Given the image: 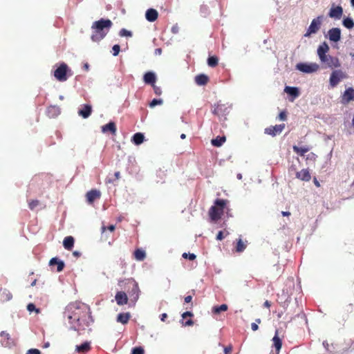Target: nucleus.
I'll list each match as a JSON object with an SVG mask.
<instances>
[{"label": "nucleus", "mask_w": 354, "mask_h": 354, "mask_svg": "<svg viewBox=\"0 0 354 354\" xmlns=\"http://www.w3.org/2000/svg\"><path fill=\"white\" fill-rule=\"evenodd\" d=\"M284 91L292 96L293 98L297 97L299 95V89L297 87L286 86Z\"/></svg>", "instance_id": "obj_31"}, {"label": "nucleus", "mask_w": 354, "mask_h": 354, "mask_svg": "<svg viewBox=\"0 0 354 354\" xmlns=\"http://www.w3.org/2000/svg\"><path fill=\"white\" fill-rule=\"evenodd\" d=\"M183 257L193 261L196 258V256L194 254L185 252L183 254Z\"/></svg>", "instance_id": "obj_47"}, {"label": "nucleus", "mask_w": 354, "mask_h": 354, "mask_svg": "<svg viewBox=\"0 0 354 354\" xmlns=\"http://www.w3.org/2000/svg\"><path fill=\"white\" fill-rule=\"evenodd\" d=\"M140 289L138 287V284L136 282H134L133 284V288L129 292L131 300L133 302H136L139 298L140 295Z\"/></svg>", "instance_id": "obj_17"}, {"label": "nucleus", "mask_w": 354, "mask_h": 354, "mask_svg": "<svg viewBox=\"0 0 354 354\" xmlns=\"http://www.w3.org/2000/svg\"><path fill=\"white\" fill-rule=\"evenodd\" d=\"M192 301V295H187L185 297V302L191 303Z\"/></svg>", "instance_id": "obj_55"}, {"label": "nucleus", "mask_w": 354, "mask_h": 354, "mask_svg": "<svg viewBox=\"0 0 354 354\" xmlns=\"http://www.w3.org/2000/svg\"><path fill=\"white\" fill-rule=\"evenodd\" d=\"M115 225H109V226L107 227V229H108L109 231H111V232H113V231H114V230H115Z\"/></svg>", "instance_id": "obj_60"}, {"label": "nucleus", "mask_w": 354, "mask_h": 354, "mask_svg": "<svg viewBox=\"0 0 354 354\" xmlns=\"http://www.w3.org/2000/svg\"><path fill=\"white\" fill-rule=\"evenodd\" d=\"M223 238H224L223 232L222 231H219L218 234H217V236H216V239L221 241Z\"/></svg>", "instance_id": "obj_54"}, {"label": "nucleus", "mask_w": 354, "mask_h": 354, "mask_svg": "<svg viewBox=\"0 0 354 354\" xmlns=\"http://www.w3.org/2000/svg\"><path fill=\"white\" fill-rule=\"evenodd\" d=\"M163 103V100L162 99H153L150 103L149 106L151 108H153L156 105H161Z\"/></svg>", "instance_id": "obj_43"}, {"label": "nucleus", "mask_w": 354, "mask_h": 354, "mask_svg": "<svg viewBox=\"0 0 354 354\" xmlns=\"http://www.w3.org/2000/svg\"><path fill=\"white\" fill-rule=\"evenodd\" d=\"M92 113V107L89 104H84L82 108L79 110L78 114L83 118H88Z\"/></svg>", "instance_id": "obj_20"}, {"label": "nucleus", "mask_w": 354, "mask_h": 354, "mask_svg": "<svg viewBox=\"0 0 354 354\" xmlns=\"http://www.w3.org/2000/svg\"><path fill=\"white\" fill-rule=\"evenodd\" d=\"M91 349V343L89 342H85L80 345H77L75 347V351L79 353H86Z\"/></svg>", "instance_id": "obj_21"}, {"label": "nucleus", "mask_w": 354, "mask_h": 354, "mask_svg": "<svg viewBox=\"0 0 354 354\" xmlns=\"http://www.w3.org/2000/svg\"><path fill=\"white\" fill-rule=\"evenodd\" d=\"M64 317L67 319L71 324V328L75 330H84V326L82 324V319L85 317L86 313L82 311L79 307L75 304L68 305L64 313Z\"/></svg>", "instance_id": "obj_1"}, {"label": "nucleus", "mask_w": 354, "mask_h": 354, "mask_svg": "<svg viewBox=\"0 0 354 354\" xmlns=\"http://www.w3.org/2000/svg\"><path fill=\"white\" fill-rule=\"evenodd\" d=\"M322 63L326 64V66L330 68H337L340 67L341 64L339 59L336 57H333L329 55L325 57L324 61H321Z\"/></svg>", "instance_id": "obj_10"}, {"label": "nucleus", "mask_w": 354, "mask_h": 354, "mask_svg": "<svg viewBox=\"0 0 354 354\" xmlns=\"http://www.w3.org/2000/svg\"><path fill=\"white\" fill-rule=\"evenodd\" d=\"M232 352V346L231 344H230L224 348V353L225 354H231Z\"/></svg>", "instance_id": "obj_51"}, {"label": "nucleus", "mask_w": 354, "mask_h": 354, "mask_svg": "<svg viewBox=\"0 0 354 354\" xmlns=\"http://www.w3.org/2000/svg\"><path fill=\"white\" fill-rule=\"evenodd\" d=\"M145 351L141 346L135 347L132 349L131 354H144Z\"/></svg>", "instance_id": "obj_46"}, {"label": "nucleus", "mask_w": 354, "mask_h": 354, "mask_svg": "<svg viewBox=\"0 0 354 354\" xmlns=\"http://www.w3.org/2000/svg\"><path fill=\"white\" fill-rule=\"evenodd\" d=\"M74 238L71 236H68L64 238L63 241V245L67 250H71L74 245Z\"/></svg>", "instance_id": "obj_26"}, {"label": "nucleus", "mask_w": 354, "mask_h": 354, "mask_svg": "<svg viewBox=\"0 0 354 354\" xmlns=\"http://www.w3.org/2000/svg\"><path fill=\"white\" fill-rule=\"evenodd\" d=\"M39 203L40 202L39 200H30L28 201V207L30 209L33 210L39 205Z\"/></svg>", "instance_id": "obj_40"}, {"label": "nucleus", "mask_w": 354, "mask_h": 354, "mask_svg": "<svg viewBox=\"0 0 354 354\" xmlns=\"http://www.w3.org/2000/svg\"><path fill=\"white\" fill-rule=\"evenodd\" d=\"M283 216H289L290 215V213L289 212H281Z\"/></svg>", "instance_id": "obj_62"}, {"label": "nucleus", "mask_w": 354, "mask_h": 354, "mask_svg": "<svg viewBox=\"0 0 354 354\" xmlns=\"http://www.w3.org/2000/svg\"><path fill=\"white\" fill-rule=\"evenodd\" d=\"M193 316H194L193 313L189 312V311H187V312L183 313L182 314V318H183L182 324L183 326H192L194 324V322L191 319H188L187 321H185V322H184L183 320L185 319H186L187 317H192Z\"/></svg>", "instance_id": "obj_29"}, {"label": "nucleus", "mask_w": 354, "mask_h": 354, "mask_svg": "<svg viewBox=\"0 0 354 354\" xmlns=\"http://www.w3.org/2000/svg\"><path fill=\"white\" fill-rule=\"evenodd\" d=\"M296 68L303 73H311L317 71L319 66L316 63H299L297 64Z\"/></svg>", "instance_id": "obj_8"}, {"label": "nucleus", "mask_w": 354, "mask_h": 354, "mask_svg": "<svg viewBox=\"0 0 354 354\" xmlns=\"http://www.w3.org/2000/svg\"><path fill=\"white\" fill-rule=\"evenodd\" d=\"M314 183L317 187H319V183L317 181L316 178L314 179Z\"/></svg>", "instance_id": "obj_64"}, {"label": "nucleus", "mask_w": 354, "mask_h": 354, "mask_svg": "<svg viewBox=\"0 0 354 354\" xmlns=\"http://www.w3.org/2000/svg\"><path fill=\"white\" fill-rule=\"evenodd\" d=\"M226 140L225 136H217L215 139L212 140V144L215 147H221Z\"/></svg>", "instance_id": "obj_36"}, {"label": "nucleus", "mask_w": 354, "mask_h": 354, "mask_svg": "<svg viewBox=\"0 0 354 354\" xmlns=\"http://www.w3.org/2000/svg\"><path fill=\"white\" fill-rule=\"evenodd\" d=\"M27 310L29 312H30V313L32 312V311H35L37 314L40 313V309L39 308H37L35 307V304H32V303H30V304H28Z\"/></svg>", "instance_id": "obj_42"}, {"label": "nucleus", "mask_w": 354, "mask_h": 354, "mask_svg": "<svg viewBox=\"0 0 354 354\" xmlns=\"http://www.w3.org/2000/svg\"><path fill=\"white\" fill-rule=\"evenodd\" d=\"M167 318V313H162V314L160 315V320L162 322H165Z\"/></svg>", "instance_id": "obj_57"}, {"label": "nucleus", "mask_w": 354, "mask_h": 354, "mask_svg": "<svg viewBox=\"0 0 354 354\" xmlns=\"http://www.w3.org/2000/svg\"><path fill=\"white\" fill-rule=\"evenodd\" d=\"M158 17V12L153 8H149L146 11L145 17L146 19L149 22L155 21Z\"/></svg>", "instance_id": "obj_18"}, {"label": "nucleus", "mask_w": 354, "mask_h": 354, "mask_svg": "<svg viewBox=\"0 0 354 354\" xmlns=\"http://www.w3.org/2000/svg\"><path fill=\"white\" fill-rule=\"evenodd\" d=\"M151 86L156 95H160L162 94V89L160 86H156L155 84Z\"/></svg>", "instance_id": "obj_49"}, {"label": "nucleus", "mask_w": 354, "mask_h": 354, "mask_svg": "<svg viewBox=\"0 0 354 354\" xmlns=\"http://www.w3.org/2000/svg\"><path fill=\"white\" fill-rule=\"evenodd\" d=\"M330 48L328 44L324 41L322 44L318 46L317 48V55L320 59V61H324L326 56H327V53H328Z\"/></svg>", "instance_id": "obj_14"}, {"label": "nucleus", "mask_w": 354, "mask_h": 354, "mask_svg": "<svg viewBox=\"0 0 354 354\" xmlns=\"http://www.w3.org/2000/svg\"><path fill=\"white\" fill-rule=\"evenodd\" d=\"M0 335L1 337L4 338V339H10V335L8 333H6V331H1L0 333Z\"/></svg>", "instance_id": "obj_53"}, {"label": "nucleus", "mask_w": 354, "mask_h": 354, "mask_svg": "<svg viewBox=\"0 0 354 354\" xmlns=\"http://www.w3.org/2000/svg\"><path fill=\"white\" fill-rule=\"evenodd\" d=\"M113 55L117 56L120 51V46L118 44H115L112 48Z\"/></svg>", "instance_id": "obj_48"}, {"label": "nucleus", "mask_w": 354, "mask_h": 354, "mask_svg": "<svg viewBox=\"0 0 354 354\" xmlns=\"http://www.w3.org/2000/svg\"><path fill=\"white\" fill-rule=\"evenodd\" d=\"M69 71L68 66L66 64L62 63L54 71L55 77L59 82H65L68 79L67 73Z\"/></svg>", "instance_id": "obj_6"}, {"label": "nucleus", "mask_w": 354, "mask_h": 354, "mask_svg": "<svg viewBox=\"0 0 354 354\" xmlns=\"http://www.w3.org/2000/svg\"><path fill=\"white\" fill-rule=\"evenodd\" d=\"M230 106L224 104H217L214 105L212 113L218 118L221 122H224L227 120V116L230 113Z\"/></svg>", "instance_id": "obj_4"}, {"label": "nucleus", "mask_w": 354, "mask_h": 354, "mask_svg": "<svg viewBox=\"0 0 354 354\" xmlns=\"http://www.w3.org/2000/svg\"><path fill=\"white\" fill-rule=\"evenodd\" d=\"M26 354H41V352L39 349L30 348L26 351Z\"/></svg>", "instance_id": "obj_50"}, {"label": "nucleus", "mask_w": 354, "mask_h": 354, "mask_svg": "<svg viewBox=\"0 0 354 354\" xmlns=\"http://www.w3.org/2000/svg\"><path fill=\"white\" fill-rule=\"evenodd\" d=\"M119 35L120 37H131L132 32L127 29L122 28L120 30Z\"/></svg>", "instance_id": "obj_45"}, {"label": "nucleus", "mask_w": 354, "mask_h": 354, "mask_svg": "<svg viewBox=\"0 0 354 354\" xmlns=\"http://www.w3.org/2000/svg\"><path fill=\"white\" fill-rule=\"evenodd\" d=\"M285 128V124H277L275 126H270L265 129V133L275 136L282 132Z\"/></svg>", "instance_id": "obj_11"}, {"label": "nucleus", "mask_w": 354, "mask_h": 354, "mask_svg": "<svg viewBox=\"0 0 354 354\" xmlns=\"http://www.w3.org/2000/svg\"><path fill=\"white\" fill-rule=\"evenodd\" d=\"M228 201L225 199L217 198L214 201V205L212 206L209 210V215L212 221H217L223 214Z\"/></svg>", "instance_id": "obj_3"}, {"label": "nucleus", "mask_w": 354, "mask_h": 354, "mask_svg": "<svg viewBox=\"0 0 354 354\" xmlns=\"http://www.w3.org/2000/svg\"><path fill=\"white\" fill-rule=\"evenodd\" d=\"M144 82L147 84H150L151 86H153V84L156 83V76L154 73L153 72H147L144 75Z\"/></svg>", "instance_id": "obj_23"}, {"label": "nucleus", "mask_w": 354, "mask_h": 354, "mask_svg": "<svg viewBox=\"0 0 354 354\" xmlns=\"http://www.w3.org/2000/svg\"><path fill=\"white\" fill-rule=\"evenodd\" d=\"M116 125L113 122H110L108 124L103 125L102 127V131L103 133H106L109 131L112 135L115 136L116 134Z\"/></svg>", "instance_id": "obj_22"}, {"label": "nucleus", "mask_w": 354, "mask_h": 354, "mask_svg": "<svg viewBox=\"0 0 354 354\" xmlns=\"http://www.w3.org/2000/svg\"><path fill=\"white\" fill-rule=\"evenodd\" d=\"M228 306L227 304H221V306H215L212 308V313L215 315H218L221 312L227 311Z\"/></svg>", "instance_id": "obj_32"}, {"label": "nucleus", "mask_w": 354, "mask_h": 354, "mask_svg": "<svg viewBox=\"0 0 354 354\" xmlns=\"http://www.w3.org/2000/svg\"><path fill=\"white\" fill-rule=\"evenodd\" d=\"M113 25L110 19H101L93 23L91 28L93 33L91 39L94 42H98L105 37Z\"/></svg>", "instance_id": "obj_2"}, {"label": "nucleus", "mask_w": 354, "mask_h": 354, "mask_svg": "<svg viewBox=\"0 0 354 354\" xmlns=\"http://www.w3.org/2000/svg\"><path fill=\"white\" fill-rule=\"evenodd\" d=\"M296 177L301 180L306 182L309 181L311 178L310 174L306 169H303L300 171H297L296 173Z\"/></svg>", "instance_id": "obj_19"}, {"label": "nucleus", "mask_w": 354, "mask_h": 354, "mask_svg": "<svg viewBox=\"0 0 354 354\" xmlns=\"http://www.w3.org/2000/svg\"><path fill=\"white\" fill-rule=\"evenodd\" d=\"M316 158L317 156L313 152H310L306 156V160L309 162L314 163L316 160Z\"/></svg>", "instance_id": "obj_44"}, {"label": "nucleus", "mask_w": 354, "mask_h": 354, "mask_svg": "<svg viewBox=\"0 0 354 354\" xmlns=\"http://www.w3.org/2000/svg\"><path fill=\"white\" fill-rule=\"evenodd\" d=\"M114 176L115 178V180H118L120 178V171H115V174H114Z\"/></svg>", "instance_id": "obj_58"}, {"label": "nucleus", "mask_w": 354, "mask_h": 354, "mask_svg": "<svg viewBox=\"0 0 354 354\" xmlns=\"http://www.w3.org/2000/svg\"><path fill=\"white\" fill-rule=\"evenodd\" d=\"M347 78V75L342 70L333 71L329 78V84L331 87H335L342 80Z\"/></svg>", "instance_id": "obj_5"}, {"label": "nucleus", "mask_w": 354, "mask_h": 354, "mask_svg": "<svg viewBox=\"0 0 354 354\" xmlns=\"http://www.w3.org/2000/svg\"><path fill=\"white\" fill-rule=\"evenodd\" d=\"M101 193L99 190L92 189L86 193V197L87 202L92 204L96 199L100 198Z\"/></svg>", "instance_id": "obj_15"}, {"label": "nucleus", "mask_w": 354, "mask_h": 354, "mask_svg": "<svg viewBox=\"0 0 354 354\" xmlns=\"http://www.w3.org/2000/svg\"><path fill=\"white\" fill-rule=\"evenodd\" d=\"M278 333H279L278 330H277L275 332V335H274V337L272 338L273 346L275 348L277 353H279V351L282 346V341L280 339V337H279Z\"/></svg>", "instance_id": "obj_25"}, {"label": "nucleus", "mask_w": 354, "mask_h": 354, "mask_svg": "<svg viewBox=\"0 0 354 354\" xmlns=\"http://www.w3.org/2000/svg\"><path fill=\"white\" fill-rule=\"evenodd\" d=\"M201 10L207 11V6H204V5H203V6H201Z\"/></svg>", "instance_id": "obj_63"}, {"label": "nucleus", "mask_w": 354, "mask_h": 354, "mask_svg": "<svg viewBox=\"0 0 354 354\" xmlns=\"http://www.w3.org/2000/svg\"><path fill=\"white\" fill-rule=\"evenodd\" d=\"M246 248V244L243 242L241 239L237 240L236 246V251L237 252H242Z\"/></svg>", "instance_id": "obj_39"}, {"label": "nucleus", "mask_w": 354, "mask_h": 354, "mask_svg": "<svg viewBox=\"0 0 354 354\" xmlns=\"http://www.w3.org/2000/svg\"><path fill=\"white\" fill-rule=\"evenodd\" d=\"M117 304L122 306L127 304L128 302V297L127 294L123 291H119L116 293L115 297Z\"/></svg>", "instance_id": "obj_16"}, {"label": "nucleus", "mask_w": 354, "mask_h": 354, "mask_svg": "<svg viewBox=\"0 0 354 354\" xmlns=\"http://www.w3.org/2000/svg\"><path fill=\"white\" fill-rule=\"evenodd\" d=\"M145 136L141 133H136L132 137V142L138 145L143 142Z\"/></svg>", "instance_id": "obj_34"}, {"label": "nucleus", "mask_w": 354, "mask_h": 354, "mask_svg": "<svg viewBox=\"0 0 354 354\" xmlns=\"http://www.w3.org/2000/svg\"><path fill=\"white\" fill-rule=\"evenodd\" d=\"M342 24L348 29H352L354 27V21L350 17H346L343 19Z\"/></svg>", "instance_id": "obj_38"}, {"label": "nucleus", "mask_w": 354, "mask_h": 354, "mask_svg": "<svg viewBox=\"0 0 354 354\" xmlns=\"http://www.w3.org/2000/svg\"><path fill=\"white\" fill-rule=\"evenodd\" d=\"M218 64V58L214 55L209 56L207 59V64L209 66L214 68L216 67Z\"/></svg>", "instance_id": "obj_37"}, {"label": "nucleus", "mask_w": 354, "mask_h": 354, "mask_svg": "<svg viewBox=\"0 0 354 354\" xmlns=\"http://www.w3.org/2000/svg\"><path fill=\"white\" fill-rule=\"evenodd\" d=\"M73 254L76 257H79L80 256V252H77V251H75L73 252Z\"/></svg>", "instance_id": "obj_61"}, {"label": "nucleus", "mask_w": 354, "mask_h": 354, "mask_svg": "<svg viewBox=\"0 0 354 354\" xmlns=\"http://www.w3.org/2000/svg\"><path fill=\"white\" fill-rule=\"evenodd\" d=\"M59 113L60 109L57 106H50L47 109V114L50 118H55Z\"/></svg>", "instance_id": "obj_27"}, {"label": "nucleus", "mask_w": 354, "mask_h": 354, "mask_svg": "<svg viewBox=\"0 0 354 354\" xmlns=\"http://www.w3.org/2000/svg\"><path fill=\"white\" fill-rule=\"evenodd\" d=\"M251 328L252 330L256 331L259 329L258 324L257 323H252Z\"/></svg>", "instance_id": "obj_56"}, {"label": "nucleus", "mask_w": 354, "mask_h": 354, "mask_svg": "<svg viewBox=\"0 0 354 354\" xmlns=\"http://www.w3.org/2000/svg\"><path fill=\"white\" fill-rule=\"evenodd\" d=\"M328 36L330 41L337 42L341 39V30L339 28H333L328 31Z\"/></svg>", "instance_id": "obj_13"}, {"label": "nucleus", "mask_w": 354, "mask_h": 354, "mask_svg": "<svg viewBox=\"0 0 354 354\" xmlns=\"http://www.w3.org/2000/svg\"><path fill=\"white\" fill-rule=\"evenodd\" d=\"M279 120H283V121L286 120V119H287L286 112V111H281L279 114Z\"/></svg>", "instance_id": "obj_52"}, {"label": "nucleus", "mask_w": 354, "mask_h": 354, "mask_svg": "<svg viewBox=\"0 0 354 354\" xmlns=\"http://www.w3.org/2000/svg\"><path fill=\"white\" fill-rule=\"evenodd\" d=\"M209 80V77L205 74H200L195 77V82L198 86L206 85Z\"/></svg>", "instance_id": "obj_24"}, {"label": "nucleus", "mask_w": 354, "mask_h": 354, "mask_svg": "<svg viewBox=\"0 0 354 354\" xmlns=\"http://www.w3.org/2000/svg\"><path fill=\"white\" fill-rule=\"evenodd\" d=\"M134 257L138 261H143L146 257L145 252L142 249H136L133 253Z\"/></svg>", "instance_id": "obj_35"}, {"label": "nucleus", "mask_w": 354, "mask_h": 354, "mask_svg": "<svg viewBox=\"0 0 354 354\" xmlns=\"http://www.w3.org/2000/svg\"><path fill=\"white\" fill-rule=\"evenodd\" d=\"M263 306L266 308H270L271 304H270V302L268 300H266L264 304H263Z\"/></svg>", "instance_id": "obj_59"}, {"label": "nucleus", "mask_w": 354, "mask_h": 354, "mask_svg": "<svg viewBox=\"0 0 354 354\" xmlns=\"http://www.w3.org/2000/svg\"><path fill=\"white\" fill-rule=\"evenodd\" d=\"M49 265L50 266H53L54 265H57V272L62 271L64 268V261L58 260L57 258H52L50 260Z\"/></svg>", "instance_id": "obj_28"}, {"label": "nucleus", "mask_w": 354, "mask_h": 354, "mask_svg": "<svg viewBox=\"0 0 354 354\" xmlns=\"http://www.w3.org/2000/svg\"><path fill=\"white\" fill-rule=\"evenodd\" d=\"M1 294L3 301H8L12 298V294L6 290H3Z\"/></svg>", "instance_id": "obj_41"}, {"label": "nucleus", "mask_w": 354, "mask_h": 354, "mask_svg": "<svg viewBox=\"0 0 354 354\" xmlns=\"http://www.w3.org/2000/svg\"><path fill=\"white\" fill-rule=\"evenodd\" d=\"M343 15V8L341 6H335L334 4L332 5V7L330 8L328 16L330 18L339 19H341L342 16Z\"/></svg>", "instance_id": "obj_12"}, {"label": "nucleus", "mask_w": 354, "mask_h": 354, "mask_svg": "<svg viewBox=\"0 0 354 354\" xmlns=\"http://www.w3.org/2000/svg\"><path fill=\"white\" fill-rule=\"evenodd\" d=\"M130 317L131 315L129 313H120L118 315L117 321L122 323V324H126L128 323Z\"/></svg>", "instance_id": "obj_30"}, {"label": "nucleus", "mask_w": 354, "mask_h": 354, "mask_svg": "<svg viewBox=\"0 0 354 354\" xmlns=\"http://www.w3.org/2000/svg\"><path fill=\"white\" fill-rule=\"evenodd\" d=\"M322 16H319L313 19L306 32L304 34V37H309L312 34L316 33L319 30L322 25Z\"/></svg>", "instance_id": "obj_7"}, {"label": "nucleus", "mask_w": 354, "mask_h": 354, "mask_svg": "<svg viewBox=\"0 0 354 354\" xmlns=\"http://www.w3.org/2000/svg\"><path fill=\"white\" fill-rule=\"evenodd\" d=\"M292 149L298 155L304 156V154L310 150V148L308 147H299L298 146L294 145L292 147Z\"/></svg>", "instance_id": "obj_33"}, {"label": "nucleus", "mask_w": 354, "mask_h": 354, "mask_svg": "<svg viewBox=\"0 0 354 354\" xmlns=\"http://www.w3.org/2000/svg\"><path fill=\"white\" fill-rule=\"evenodd\" d=\"M341 103L348 104L351 101H354V88L348 87L346 88L340 97Z\"/></svg>", "instance_id": "obj_9"}]
</instances>
